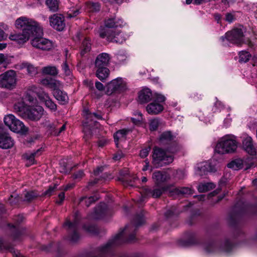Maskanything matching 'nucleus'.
I'll use <instances>...</instances> for the list:
<instances>
[{"label":"nucleus","mask_w":257,"mask_h":257,"mask_svg":"<svg viewBox=\"0 0 257 257\" xmlns=\"http://www.w3.org/2000/svg\"><path fill=\"white\" fill-rule=\"evenodd\" d=\"M12 234L11 236L14 241H20L24 235V229L19 228L17 225L11 226Z\"/></svg>","instance_id":"28"},{"label":"nucleus","mask_w":257,"mask_h":257,"mask_svg":"<svg viewBox=\"0 0 257 257\" xmlns=\"http://www.w3.org/2000/svg\"><path fill=\"white\" fill-rule=\"evenodd\" d=\"M43 34V29L42 28V33L37 34L36 33L31 35L33 38L31 41L32 45L37 49H40L43 50H49L51 49L52 47V43L51 41L47 39L41 37Z\"/></svg>","instance_id":"10"},{"label":"nucleus","mask_w":257,"mask_h":257,"mask_svg":"<svg viewBox=\"0 0 257 257\" xmlns=\"http://www.w3.org/2000/svg\"><path fill=\"white\" fill-rule=\"evenodd\" d=\"M59 200L57 201L56 203L61 204L65 198V194L64 192L60 193L58 195Z\"/></svg>","instance_id":"61"},{"label":"nucleus","mask_w":257,"mask_h":257,"mask_svg":"<svg viewBox=\"0 0 257 257\" xmlns=\"http://www.w3.org/2000/svg\"><path fill=\"white\" fill-rule=\"evenodd\" d=\"M145 222L144 218V215L142 212L136 215L135 217L133 222L131 224L126 226V229L128 231H133L129 235L128 240L129 241H133L135 239V232L138 227L141 226Z\"/></svg>","instance_id":"12"},{"label":"nucleus","mask_w":257,"mask_h":257,"mask_svg":"<svg viewBox=\"0 0 257 257\" xmlns=\"http://www.w3.org/2000/svg\"><path fill=\"white\" fill-rule=\"evenodd\" d=\"M5 124L13 132L24 134L28 131V128L23 122L17 119L14 115L9 114L4 117Z\"/></svg>","instance_id":"8"},{"label":"nucleus","mask_w":257,"mask_h":257,"mask_svg":"<svg viewBox=\"0 0 257 257\" xmlns=\"http://www.w3.org/2000/svg\"><path fill=\"white\" fill-rule=\"evenodd\" d=\"M81 13L79 7L77 8H72L68 11V17L71 18L77 16Z\"/></svg>","instance_id":"45"},{"label":"nucleus","mask_w":257,"mask_h":257,"mask_svg":"<svg viewBox=\"0 0 257 257\" xmlns=\"http://www.w3.org/2000/svg\"><path fill=\"white\" fill-rule=\"evenodd\" d=\"M96 75L100 80H105L109 75V70L107 68H96Z\"/></svg>","instance_id":"33"},{"label":"nucleus","mask_w":257,"mask_h":257,"mask_svg":"<svg viewBox=\"0 0 257 257\" xmlns=\"http://www.w3.org/2000/svg\"><path fill=\"white\" fill-rule=\"evenodd\" d=\"M153 94L149 88H144L139 93V101L141 103H147L153 99Z\"/></svg>","instance_id":"24"},{"label":"nucleus","mask_w":257,"mask_h":257,"mask_svg":"<svg viewBox=\"0 0 257 257\" xmlns=\"http://www.w3.org/2000/svg\"><path fill=\"white\" fill-rule=\"evenodd\" d=\"M103 170V167H97L95 170H94V174L95 176H97L99 174L100 172H102Z\"/></svg>","instance_id":"63"},{"label":"nucleus","mask_w":257,"mask_h":257,"mask_svg":"<svg viewBox=\"0 0 257 257\" xmlns=\"http://www.w3.org/2000/svg\"><path fill=\"white\" fill-rule=\"evenodd\" d=\"M91 49V44L90 41L85 38L83 41L82 46L81 47L80 54L82 56L84 55L85 53L89 52Z\"/></svg>","instance_id":"38"},{"label":"nucleus","mask_w":257,"mask_h":257,"mask_svg":"<svg viewBox=\"0 0 257 257\" xmlns=\"http://www.w3.org/2000/svg\"><path fill=\"white\" fill-rule=\"evenodd\" d=\"M186 176V173L184 171L178 170L176 173V177L179 179H183Z\"/></svg>","instance_id":"57"},{"label":"nucleus","mask_w":257,"mask_h":257,"mask_svg":"<svg viewBox=\"0 0 257 257\" xmlns=\"http://www.w3.org/2000/svg\"><path fill=\"white\" fill-rule=\"evenodd\" d=\"M174 139V136L170 132H165L160 137V142L161 145L169 144Z\"/></svg>","instance_id":"34"},{"label":"nucleus","mask_w":257,"mask_h":257,"mask_svg":"<svg viewBox=\"0 0 257 257\" xmlns=\"http://www.w3.org/2000/svg\"><path fill=\"white\" fill-rule=\"evenodd\" d=\"M157 185L153 188H146L145 189V195L155 198L160 197L163 193L166 190L165 187H160Z\"/></svg>","instance_id":"19"},{"label":"nucleus","mask_w":257,"mask_h":257,"mask_svg":"<svg viewBox=\"0 0 257 257\" xmlns=\"http://www.w3.org/2000/svg\"><path fill=\"white\" fill-rule=\"evenodd\" d=\"M136 115H138V118H132L133 122L135 124H138L143 120L142 114L140 112H137Z\"/></svg>","instance_id":"56"},{"label":"nucleus","mask_w":257,"mask_h":257,"mask_svg":"<svg viewBox=\"0 0 257 257\" xmlns=\"http://www.w3.org/2000/svg\"><path fill=\"white\" fill-rule=\"evenodd\" d=\"M126 83L121 78L112 80L107 85V93L110 94L117 90H123L125 88Z\"/></svg>","instance_id":"14"},{"label":"nucleus","mask_w":257,"mask_h":257,"mask_svg":"<svg viewBox=\"0 0 257 257\" xmlns=\"http://www.w3.org/2000/svg\"><path fill=\"white\" fill-rule=\"evenodd\" d=\"M24 196L25 198L23 199V201L30 202L37 198L39 196V194L34 191H29L25 193Z\"/></svg>","instance_id":"41"},{"label":"nucleus","mask_w":257,"mask_h":257,"mask_svg":"<svg viewBox=\"0 0 257 257\" xmlns=\"http://www.w3.org/2000/svg\"><path fill=\"white\" fill-rule=\"evenodd\" d=\"M163 106L160 103L156 102H153L149 104L146 107L147 112L151 114H158L163 111Z\"/></svg>","instance_id":"26"},{"label":"nucleus","mask_w":257,"mask_h":257,"mask_svg":"<svg viewBox=\"0 0 257 257\" xmlns=\"http://www.w3.org/2000/svg\"><path fill=\"white\" fill-rule=\"evenodd\" d=\"M46 4L50 11L56 12L58 9V0H46Z\"/></svg>","instance_id":"40"},{"label":"nucleus","mask_w":257,"mask_h":257,"mask_svg":"<svg viewBox=\"0 0 257 257\" xmlns=\"http://www.w3.org/2000/svg\"><path fill=\"white\" fill-rule=\"evenodd\" d=\"M160 124V120L158 118H154L150 120V130L151 131H156Z\"/></svg>","instance_id":"50"},{"label":"nucleus","mask_w":257,"mask_h":257,"mask_svg":"<svg viewBox=\"0 0 257 257\" xmlns=\"http://www.w3.org/2000/svg\"><path fill=\"white\" fill-rule=\"evenodd\" d=\"M237 147L236 137L231 135H226L221 138L216 145L215 151L220 154L234 152Z\"/></svg>","instance_id":"2"},{"label":"nucleus","mask_w":257,"mask_h":257,"mask_svg":"<svg viewBox=\"0 0 257 257\" xmlns=\"http://www.w3.org/2000/svg\"><path fill=\"white\" fill-rule=\"evenodd\" d=\"M123 26V21L122 19L112 16L107 18L104 21L105 27L102 29H107L114 30L117 28H121Z\"/></svg>","instance_id":"16"},{"label":"nucleus","mask_w":257,"mask_h":257,"mask_svg":"<svg viewBox=\"0 0 257 257\" xmlns=\"http://www.w3.org/2000/svg\"><path fill=\"white\" fill-rule=\"evenodd\" d=\"M17 83L16 72L9 70L0 74V88L13 90L16 88Z\"/></svg>","instance_id":"5"},{"label":"nucleus","mask_w":257,"mask_h":257,"mask_svg":"<svg viewBox=\"0 0 257 257\" xmlns=\"http://www.w3.org/2000/svg\"><path fill=\"white\" fill-rule=\"evenodd\" d=\"M131 132H132L131 129H122L118 131L114 134L113 137L116 145L117 146L119 141H124L126 138V136Z\"/></svg>","instance_id":"29"},{"label":"nucleus","mask_w":257,"mask_h":257,"mask_svg":"<svg viewBox=\"0 0 257 257\" xmlns=\"http://www.w3.org/2000/svg\"><path fill=\"white\" fill-rule=\"evenodd\" d=\"M172 155L167 154L166 151L159 148H155L153 154L152 163L156 167H161L173 162Z\"/></svg>","instance_id":"3"},{"label":"nucleus","mask_w":257,"mask_h":257,"mask_svg":"<svg viewBox=\"0 0 257 257\" xmlns=\"http://www.w3.org/2000/svg\"><path fill=\"white\" fill-rule=\"evenodd\" d=\"M83 115L85 117V120L83 123V132L85 136L89 137L91 135L93 127L97 125V121L94 118L101 119L102 117L101 114L90 112L88 110L83 111Z\"/></svg>","instance_id":"4"},{"label":"nucleus","mask_w":257,"mask_h":257,"mask_svg":"<svg viewBox=\"0 0 257 257\" xmlns=\"http://www.w3.org/2000/svg\"><path fill=\"white\" fill-rule=\"evenodd\" d=\"M41 83L53 89L54 91L59 90L62 87V84L59 80L51 78L42 79L41 80Z\"/></svg>","instance_id":"21"},{"label":"nucleus","mask_w":257,"mask_h":257,"mask_svg":"<svg viewBox=\"0 0 257 257\" xmlns=\"http://www.w3.org/2000/svg\"><path fill=\"white\" fill-rule=\"evenodd\" d=\"M41 149H38L36 151L30 154H27L26 157L27 160H29L32 163H34V158L38 156L41 154Z\"/></svg>","instance_id":"46"},{"label":"nucleus","mask_w":257,"mask_h":257,"mask_svg":"<svg viewBox=\"0 0 257 257\" xmlns=\"http://www.w3.org/2000/svg\"><path fill=\"white\" fill-rule=\"evenodd\" d=\"M95 87L99 91H103L104 89L103 85L99 81L95 82Z\"/></svg>","instance_id":"62"},{"label":"nucleus","mask_w":257,"mask_h":257,"mask_svg":"<svg viewBox=\"0 0 257 257\" xmlns=\"http://www.w3.org/2000/svg\"><path fill=\"white\" fill-rule=\"evenodd\" d=\"M99 35L101 38H106L107 41L121 44L125 40L124 35L119 30L101 29Z\"/></svg>","instance_id":"7"},{"label":"nucleus","mask_w":257,"mask_h":257,"mask_svg":"<svg viewBox=\"0 0 257 257\" xmlns=\"http://www.w3.org/2000/svg\"><path fill=\"white\" fill-rule=\"evenodd\" d=\"M62 70L66 76H70L71 74V70L69 64L67 61H65L61 65Z\"/></svg>","instance_id":"48"},{"label":"nucleus","mask_w":257,"mask_h":257,"mask_svg":"<svg viewBox=\"0 0 257 257\" xmlns=\"http://www.w3.org/2000/svg\"><path fill=\"white\" fill-rule=\"evenodd\" d=\"M26 99L30 102H33L35 100V98L34 97L31 96L30 95H28V94H27L26 95Z\"/></svg>","instance_id":"64"},{"label":"nucleus","mask_w":257,"mask_h":257,"mask_svg":"<svg viewBox=\"0 0 257 257\" xmlns=\"http://www.w3.org/2000/svg\"><path fill=\"white\" fill-rule=\"evenodd\" d=\"M170 175L165 171H157L152 174V179L156 185H159L170 179Z\"/></svg>","instance_id":"18"},{"label":"nucleus","mask_w":257,"mask_h":257,"mask_svg":"<svg viewBox=\"0 0 257 257\" xmlns=\"http://www.w3.org/2000/svg\"><path fill=\"white\" fill-rule=\"evenodd\" d=\"M172 193L179 196H187L192 194V190L189 187H180L174 189Z\"/></svg>","instance_id":"32"},{"label":"nucleus","mask_w":257,"mask_h":257,"mask_svg":"<svg viewBox=\"0 0 257 257\" xmlns=\"http://www.w3.org/2000/svg\"><path fill=\"white\" fill-rule=\"evenodd\" d=\"M43 74L55 76L57 75L58 71L55 66H48L44 67L42 69Z\"/></svg>","instance_id":"36"},{"label":"nucleus","mask_w":257,"mask_h":257,"mask_svg":"<svg viewBox=\"0 0 257 257\" xmlns=\"http://www.w3.org/2000/svg\"><path fill=\"white\" fill-rule=\"evenodd\" d=\"M234 20V16L230 13H228L226 15L225 20L229 23L232 22Z\"/></svg>","instance_id":"60"},{"label":"nucleus","mask_w":257,"mask_h":257,"mask_svg":"<svg viewBox=\"0 0 257 257\" xmlns=\"http://www.w3.org/2000/svg\"><path fill=\"white\" fill-rule=\"evenodd\" d=\"M240 62H247L251 57L250 54L247 51H242L239 53Z\"/></svg>","instance_id":"44"},{"label":"nucleus","mask_w":257,"mask_h":257,"mask_svg":"<svg viewBox=\"0 0 257 257\" xmlns=\"http://www.w3.org/2000/svg\"><path fill=\"white\" fill-rule=\"evenodd\" d=\"M37 96L39 100L45 103L46 101L51 98L49 94L45 91H42L38 93Z\"/></svg>","instance_id":"47"},{"label":"nucleus","mask_w":257,"mask_h":257,"mask_svg":"<svg viewBox=\"0 0 257 257\" xmlns=\"http://www.w3.org/2000/svg\"><path fill=\"white\" fill-rule=\"evenodd\" d=\"M220 243L217 241H210L203 245L204 251L207 253H212L215 252L217 249Z\"/></svg>","instance_id":"30"},{"label":"nucleus","mask_w":257,"mask_h":257,"mask_svg":"<svg viewBox=\"0 0 257 257\" xmlns=\"http://www.w3.org/2000/svg\"><path fill=\"white\" fill-rule=\"evenodd\" d=\"M216 171L215 167L209 162H202L198 164L196 168V173L200 176L206 174L208 172Z\"/></svg>","instance_id":"17"},{"label":"nucleus","mask_w":257,"mask_h":257,"mask_svg":"<svg viewBox=\"0 0 257 257\" xmlns=\"http://www.w3.org/2000/svg\"><path fill=\"white\" fill-rule=\"evenodd\" d=\"M50 26L54 29L62 31L65 27L64 17L60 14H54L49 18Z\"/></svg>","instance_id":"15"},{"label":"nucleus","mask_w":257,"mask_h":257,"mask_svg":"<svg viewBox=\"0 0 257 257\" xmlns=\"http://www.w3.org/2000/svg\"><path fill=\"white\" fill-rule=\"evenodd\" d=\"M14 141L6 133H0V148L3 149H8L13 147Z\"/></svg>","instance_id":"20"},{"label":"nucleus","mask_w":257,"mask_h":257,"mask_svg":"<svg viewBox=\"0 0 257 257\" xmlns=\"http://www.w3.org/2000/svg\"><path fill=\"white\" fill-rule=\"evenodd\" d=\"M22 201H23L22 197L16 193L12 194L9 199V202L12 205L19 204Z\"/></svg>","instance_id":"39"},{"label":"nucleus","mask_w":257,"mask_h":257,"mask_svg":"<svg viewBox=\"0 0 257 257\" xmlns=\"http://www.w3.org/2000/svg\"><path fill=\"white\" fill-rule=\"evenodd\" d=\"M244 32L245 29L241 26L227 32L224 36H222L220 38V39L223 42H225V40H226L231 43L240 44L243 41Z\"/></svg>","instance_id":"9"},{"label":"nucleus","mask_w":257,"mask_h":257,"mask_svg":"<svg viewBox=\"0 0 257 257\" xmlns=\"http://www.w3.org/2000/svg\"><path fill=\"white\" fill-rule=\"evenodd\" d=\"M86 9L91 12H97L100 10V5L98 3L89 2L86 4Z\"/></svg>","instance_id":"42"},{"label":"nucleus","mask_w":257,"mask_h":257,"mask_svg":"<svg viewBox=\"0 0 257 257\" xmlns=\"http://www.w3.org/2000/svg\"><path fill=\"white\" fill-rule=\"evenodd\" d=\"M243 147L246 152L251 155H254L255 154V149L254 148L252 140L251 137H246L242 141Z\"/></svg>","instance_id":"27"},{"label":"nucleus","mask_w":257,"mask_h":257,"mask_svg":"<svg viewBox=\"0 0 257 257\" xmlns=\"http://www.w3.org/2000/svg\"><path fill=\"white\" fill-rule=\"evenodd\" d=\"M44 112V109L41 106L29 108L28 110L26 111V116L24 118L29 119L33 121H38L42 117Z\"/></svg>","instance_id":"13"},{"label":"nucleus","mask_w":257,"mask_h":257,"mask_svg":"<svg viewBox=\"0 0 257 257\" xmlns=\"http://www.w3.org/2000/svg\"><path fill=\"white\" fill-rule=\"evenodd\" d=\"M150 148H147L141 151L140 156L142 158H145L148 156L149 153L150 151Z\"/></svg>","instance_id":"55"},{"label":"nucleus","mask_w":257,"mask_h":257,"mask_svg":"<svg viewBox=\"0 0 257 257\" xmlns=\"http://www.w3.org/2000/svg\"><path fill=\"white\" fill-rule=\"evenodd\" d=\"M17 29L22 30V33H11L9 39L16 44L22 45L27 42L34 34L42 33V27L39 24L33 19L21 17L15 22Z\"/></svg>","instance_id":"1"},{"label":"nucleus","mask_w":257,"mask_h":257,"mask_svg":"<svg viewBox=\"0 0 257 257\" xmlns=\"http://www.w3.org/2000/svg\"><path fill=\"white\" fill-rule=\"evenodd\" d=\"M98 199V197L95 196H90L88 198L87 197H83L81 198L80 202H84L85 205L87 207H88L92 203L94 202L95 201Z\"/></svg>","instance_id":"43"},{"label":"nucleus","mask_w":257,"mask_h":257,"mask_svg":"<svg viewBox=\"0 0 257 257\" xmlns=\"http://www.w3.org/2000/svg\"><path fill=\"white\" fill-rule=\"evenodd\" d=\"M27 72L30 75H35L37 72V70L36 67H35L33 65H31L30 64H27L26 65Z\"/></svg>","instance_id":"52"},{"label":"nucleus","mask_w":257,"mask_h":257,"mask_svg":"<svg viewBox=\"0 0 257 257\" xmlns=\"http://www.w3.org/2000/svg\"><path fill=\"white\" fill-rule=\"evenodd\" d=\"M123 231L122 230L120 232L116 234L114 238L109 240L105 244L98 248L96 250L97 255L99 257H102V256L104 255L110 254L113 247L122 243Z\"/></svg>","instance_id":"6"},{"label":"nucleus","mask_w":257,"mask_h":257,"mask_svg":"<svg viewBox=\"0 0 257 257\" xmlns=\"http://www.w3.org/2000/svg\"><path fill=\"white\" fill-rule=\"evenodd\" d=\"M243 166V161L241 159H235L227 164V167L234 170L241 169Z\"/></svg>","instance_id":"35"},{"label":"nucleus","mask_w":257,"mask_h":257,"mask_svg":"<svg viewBox=\"0 0 257 257\" xmlns=\"http://www.w3.org/2000/svg\"><path fill=\"white\" fill-rule=\"evenodd\" d=\"M110 57L109 55L106 53H102L97 56L95 60V67L107 68Z\"/></svg>","instance_id":"23"},{"label":"nucleus","mask_w":257,"mask_h":257,"mask_svg":"<svg viewBox=\"0 0 257 257\" xmlns=\"http://www.w3.org/2000/svg\"><path fill=\"white\" fill-rule=\"evenodd\" d=\"M107 211V206L104 203H101L96 207L92 215V218L94 219L102 218Z\"/></svg>","instance_id":"25"},{"label":"nucleus","mask_w":257,"mask_h":257,"mask_svg":"<svg viewBox=\"0 0 257 257\" xmlns=\"http://www.w3.org/2000/svg\"><path fill=\"white\" fill-rule=\"evenodd\" d=\"M46 107L48 108L52 111H55L57 110L56 104L50 98L44 103Z\"/></svg>","instance_id":"51"},{"label":"nucleus","mask_w":257,"mask_h":257,"mask_svg":"<svg viewBox=\"0 0 257 257\" xmlns=\"http://www.w3.org/2000/svg\"><path fill=\"white\" fill-rule=\"evenodd\" d=\"M212 183H202L198 185V190L200 192H205L215 188Z\"/></svg>","instance_id":"37"},{"label":"nucleus","mask_w":257,"mask_h":257,"mask_svg":"<svg viewBox=\"0 0 257 257\" xmlns=\"http://www.w3.org/2000/svg\"><path fill=\"white\" fill-rule=\"evenodd\" d=\"M84 176L83 171L80 170L73 175V178L75 179L81 178Z\"/></svg>","instance_id":"58"},{"label":"nucleus","mask_w":257,"mask_h":257,"mask_svg":"<svg viewBox=\"0 0 257 257\" xmlns=\"http://www.w3.org/2000/svg\"><path fill=\"white\" fill-rule=\"evenodd\" d=\"M53 95L58 101L62 104L68 102V97L67 94L60 89L54 91Z\"/></svg>","instance_id":"31"},{"label":"nucleus","mask_w":257,"mask_h":257,"mask_svg":"<svg viewBox=\"0 0 257 257\" xmlns=\"http://www.w3.org/2000/svg\"><path fill=\"white\" fill-rule=\"evenodd\" d=\"M29 108L23 99L18 101L14 105L15 111L23 118L26 116V111L28 110Z\"/></svg>","instance_id":"22"},{"label":"nucleus","mask_w":257,"mask_h":257,"mask_svg":"<svg viewBox=\"0 0 257 257\" xmlns=\"http://www.w3.org/2000/svg\"><path fill=\"white\" fill-rule=\"evenodd\" d=\"M7 37V34L5 33L3 30L0 28V41L6 40Z\"/></svg>","instance_id":"59"},{"label":"nucleus","mask_w":257,"mask_h":257,"mask_svg":"<svg viewBox=\"0 0 257 257\" xmlns=\"http://www.w3.org/2000/svg\"><path fill=\"white\" fill-rule=\"evenodd\" d=\"M165 100V97L160 94H155L154 95V102H163Z\"/></svg>","instance_id":"53"},{"label":"nucleus","mask_w":257,"mask_h":257,"mask_svg":"<svg viewBox=\"0 0 257 257\" xmlns=\"http://www.w3.org/2000/svg\"><path fill=\"white\" fill-rule=\"evenodd\" d=\"M56 185H55L54 186H50L49 189L45 192L44 194L48 196H51L52 193L56 190Z\"/></svg>","instance_id":"54"},{"label":"nucleus","mask_w":257,"mask_h":257,"mask_svg":"<svg viewBox=\"0 0 257 257\" xmlns=\"http://www.w3.org/2000/svg\"><path fill=\"white\" fill-rule=\"evenodd\" d=\"M232 247V244L228 240H225L223 244H221L220 246L219 249L224 251L228 252L231 250Z\"/></svg>","instance_id":"49"},{"label":"nucleus","mask_w":257,"mask_h":257,"mask_svg":"<svg viewBox=\"0 0 257 257\" xmlns=\"http://www.w3.org/2000/svg\"><path fill=\"white\" fill-rule=\"evenodd\" d=\"M79 213L76 212L73 222L67 220L63 225L64 227H66L70 231L72 232V234L69 236V240L72 242H76L79 238V236L76 231L79 224Z\"/></svg>","instance_id":"11"}]
</instances>
